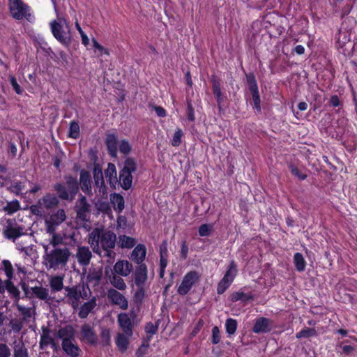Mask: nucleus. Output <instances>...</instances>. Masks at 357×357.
I'll return each mask as SVG.
<instances>
[{"label":"nucleus","mask_w":357,"mask_h":357,"mask_svg":"<svg viewBox=\"0 0 357 357\" xmlns=\"http://www.w3.org/2000/svg\"><path fill=\"white\" fill-rule=\"evenodd\" d=\"M89 204L85 197H82L79 200L77 209V218L82 221H88L89 216Z\"/></svg>","instance_id":"obj_15"},{"label":"nucleus","mask_w":357,"mask_h":357,"mask_svg":"<svg viewBox=\"0 0 357 357\" xmlns=\"http://www.w3.org/2000/svg\"><path fill=\"white\" fill-rule=\"evenodd\" d=\"M133 269L132 265L127 260H119L113 267L114 273L120 276H128Z\"/></svg>","instance_id":"obj_14"},{"label":"nucleus","mask_w":357,"mask_h":357,"mask_svg":"<svg viewBox=\"0 0 357 357\" xmlns=\"http://www.w3.org/2000/svg\"><path fill=\"white\" fill-rule=\"evenodd\" d=\"M294 262L298 271H303L305 268L306 262L301 253H296L294 256Z\"/></svg>","instance_id":"obj_35"},{"label":"nucleus","mask_w":357,"mask_h":357,"mask_svg":"<svg viewBox=\"0 0 357 357\" xmlns=\"http://www.w3.org/2000/svg\"><path fill=\"white\" fill-rule=\"evenodd\" d=\"M110 282L119 290H124L126 288V284L124 280L119 275H114L111 277Z\"/></svg>","instance_id":"obj_36"},{"label":"nucleus","mask_w":357,"mask_h":357,"mask_svg":"<svg viewBox=\"0 0 357 357\" xmlns=\"http://www.w3.org/2000/svg\"><path fill=\"white\" fill-rule=\"evenodd\" d=\"M79 126L76 122H71L69 129V136L72 138L76 139L79 136Z\"/></svg>","instance_id":"obj_44"},{"label":"nucleus","mask_w":357,"mask_h":357,"mask_svg":"<svg viewBox=\"0 0 357 357\" xmlns=\"http://www.w3.org/2000/svg\"><path fill=\"white\" fill-rule=\"evenodd\" d=\"M291 172L293 175L298 177L301 180H304L306 178V175L301 172V171L296 167H292Z\"/></svg>","instance_id":"obj_60"},{"label":"nucleus","mask_w":357,"mask_h":357,"mask_svg":"<svg viewBox=\"0 0 357 357\" xmlns=\"http://www.w3.org/2000/svg\"><path fill=\"white\" fill-rule=\"evenodd\" d=\"M10 84L13 88V89L15 91V92L17 94H22V89H21L20 86L17 84L16 79L15 77H11L10 79Z\"/></svg>","instance_id":"obj_59"},{"label":"nucleus","mask_w":357,"mask_h":357,"mask_svg":"<svg viewBox=\"0 0 357 357\" xmlns=\"http://www.w3.org/2000/svg\"><path fill=\"white\" fill-rule=\"evenodd\" d=\"M136 171V163L132 158H128L125 161L124 167L119 176V181L121 187L125 190L131 188L132 183V174Z\"/></svg>","instance_id":"obj_7"},{"label":"nucleus","mask_w":357,"mask_h":357,"mask_svg":"<svg viewBox=\"0 0 357 357\" xmlns=\"http://www.w3.org/2000/svg\"><path fill=\"white\" fill-rule=\"evenodd\" d=\"M105 175L109 185L112 187H115L117 183V174L116 167L114 164H108L107 168L105 172Z\"/></svg>","instance_id":"obj_23"},{"label":"nucleus","mask_w":357,"mask_h":357,"mask_svg":"<svg viewBox=\"0 0 357 357\" xmlns=\"http://www.w3.org/2000/svg\"><path fill=\"white\" fill-rule=\"evenodd\" d=\"M106 145L109 154L116 157L118 150L117 137L114 134H108L106 137Z\"/></svg>","instance_id":"obj_22"},{"label":"nucleus","mask_w":357,"mask_h":357,"mask_svg":"<svg viewBox=\"0 0 357 357\" xmlns=\"http://www.w3.org/2000/svg\"><path fill=\"white\" fill-rule=\"evenodd\" d=\"M10 350L6 344H0V357H10Z\"/></svg>","instance_id":"obj_55"},{"label":"nucleus","mask_w":357,"mask_h":357,"mask_svg":"<svg viewBox=\"0 0 357 357\" xmlns=\"http://www.w3.org/2000/svg\"><path fill=\"white\" fill-rule=\"evenodd\" d=\"M20 205L18 201L15 200L7 203L4 209L8 214H13L20 209Z\"/></svg>","instance_id":"obj_41"},{"label":"nucleus","mask_w":357,"mask_h":357,"mask_svg":"<svg viewBox=\"0 0 357 357\" xmlns=\"http://www.w3.org/2000/svg\"><path fill=\"white\" fill-rule=\"evenodd\" d=\"M188 245L187 243L183 241L181 243V256L183 259H185L188 257Z\"/></svg>","instance_id":"obj_58"},{"label":"nucleus","mask_w":357,"mask_h":357,"mask_svg":"<svg viewBox=\"0 0 357 357\" xmlns=\"http://www.w3.org/2000/svg\"><path fill=\"white\" fill-rule=\"evenodd\" d=\"M50 286L54 291H61L63 287V278L59 275L52 277L50 280Z\"/></svg>","instance_id":"obj_27"},{"label":"nucleus","mask_w":357,"mask_h":357,"mask_svg":"<svg viewBox=\"0 0 357 357\" xmlns=\"http://www.w3.org/2000/svg\"><path fill=\"white\" fill-rule=\"evenodd\" d=\"M135 238L127 236L126 235L120 236L119 239V245L122 248H131L135 245Z\"/></svg>","instance_id":"obj_31"},{"label":"nucleus","mask_w":357,"mask_h":357,"mask_svg":"<svg viewBox=\"0 0 357 357\" xmlns=\"http://www.w3.org/2000/svg\"><path fill=\"white\" fill-rule=\"evenodd\" d=\"M76 257L78 262L81 265H88L91 258V252L89 248L79 247L76 254Z\"/></svg>","instance_id":"obj_21"},{"label":"nucleus","mask_w":357,"mask_h":357,"mask_svg":"<svg viewBox=\"0 0 357 357\" xmlns=\"http://www.w3.org/2000/svg\"><path fill=\"white\" fill-rule=\"evenodd\" d=\"M146 248L144 245L138 244L132 250L130 259L135 263L140 264L146 257Z\"/></svg>","instance_id":"obj_17"},{"label":"nucleus","mask_w":357,"mask_h":357,"mask_svg":"<svg viewBox=\"0 0 357 357\" xmlns=\"http://www.w3.org/2000/svg\"><path fill=\"white\" fill-rule=\"evenodd\" d=\"M231 282H229L227 280H225V279L222 278L218 283V287H217V292L218 294H223L231 285Z\"/></svg>","instance_id":"obj_46"},{"label":"nucleus","mask_w":357,"mask_h":357,"mask_svg":"<svg viewBox=\"0 0 357 357\" xmlns=\"http://www.w3.org/2000/svg\"><path fill=\"white\" fill-rule=\"evenodd\" d=\"M66 218V211L59 209L50 217L45 218L46 230L48 234H53L56 227L61 225Z\"/></svg>","instance_id":"obj_8"},{"label":"nucleus","mask_w":357,"mask_h":357,"mask_svg":"<svg viewBox=\"0 0 357 357\" xmlns=\"http://www.w3.org/2000/svg\"><path fill=\"white\" fill-rule=\"evenodd\" d=\"M50 234L52 235V237L50 240V243L47 244V245L43 244V245H50V248H59L57 246L62 243L63 238L61 237V235L55 234L54 231L53 232V234Z\"/></svg>","instance_id":"obj_38"},{"label":"nucleus","mask_w":357,"mask_h":357,"mask_svg":"<svg viewBox=\"0 0 357 357\" xmlns=\"http://www.w3.org/2000/svg\"><path fill=\"white\" fill-rule=\"evenodd\" d=\"M96 306V299L95 298H93L88 302L84 303L80 307L79 317L82 319L86 318Z\"/></svg>","instance_id":"obj_24"},{"label":"nucleus","mask_w":357,"mask_h":357,"mask_svg":"<svg viewBox=\"0 0 357 357\" xmlns=\"http://www.w3.org/2000/svg\"><path fill=\"white\" fill-rule=\"evenodd\" d=\"M225 328L229 335H234L237 328V321L231 318L227 319L225 323Z\"/></svg>","instance_id":"obj_40"},{"label":"nucleus","mask_w":357,"mask_h":357,"mask_svg":"<svg viewBox=\"0 0 357 357\" xmlns=\"http://www.w3.org/2000/svg\"><path fill=\"white\" fill-rule=\"evenodd\" d=\"M80 185L82 190L86 194L91 193V175L90 174L82 169L80 172Z\"/></svg>","instance_id":"obj_20"},{"label":"nucleus","mask_w":357,"mask_h":357,"mask_svg":"<svg viewBox=\"0 0 357 357\" xmlns=\"http://www.w3.org/2000/svg\"><path fill=\"white\" fill-rule=\"evenodd\" d=\"M146 331L148 333L154 334L157 331V327L155 326L153 324L149 323L146 326Z\"/></svg>","instance_id":"obj_62"},{"label":"nucleus","mask_w":357,"mask_h":357,"mask_svg":"<svg viewBox=\"0 0 357 357\" xmlns=\"http://www.w3.org/2000/svg\"><path fill=\"white\" fill-rule=\"evenodd\" d=\"M148 279L147 268L144 264H140L137 267L134 273V282L139 289L138 293L143 294L144 288L146 285Z\"/></svg>","instance_id":"obj_10"},{"label":"nucleus","mask_w":357,"mask_h":357,"mask_svg":"<svg viewBox=\"0 0 357 357\" xmlns=\"http://www.w3.org/2000/svg\"><path fill=\"white\" fill-rule=\"evenodd\" d=\"M271 328L270 320L264 317H261L256 320L252 331L255 333H267L270 331Z\"/></svg>","instance_id":"obj_19"},{"label":"nucleus","mask_w":357,"mask_h":357,"mask_svg":"<svg viewBox=\"0 0 357 357\" xmlns=\"http://www.w3.org/2000/svg\"><path fill=\"white\" fill-rule=\"evenodd\" d=\"M110 202L114 209L118 213H121L124 208V199L119 194L114 193L110 195Z\"/></svg>","instance_id":"obj_26"},{"label":"nucleus","mask_w":357,"mask_h":357,"mask_svg":"<svg viewBox=\"0 0 357 357\" xmlns=\"http://www.w3.org/2000/svg\"><path fill=\"white\" fill-rule=\"evenodd\" d=\"M65 180L66 185L57 183L54 185V189L60 199L73 201L79 190L77 178L72 176H66Z\"/></svg>","instance_id":"obj_3"},{"label":"nucleus","mask_w":357,"mask_h":357,"mask_svg":"<svg viewBox=\"0 0 357 357\" xmlns=\"http://www.w3.org/2000/svg\"><path fill=\"white\" fill-rule=\"evenodd\" d=\"M54 339L51 335L50 331L45 329L43 331V334L40 337V344L42 349L45 347L53 343Z\"/></svg>","instance_id":"obj_33"},{"label":"nucleus","mask_w":357,"mask_h":357,"mask_svg":"<svg viewBox=\"0 0 357 357\" xmlns=\"http://www.w3.org/2000/svg\"><path fill=\"white\" fill-rule=\"evenodd\" d=\"M212 342L213 344H218L220 341V330L217 326H215L212 329Z\"/></svg>","instance_id":"obj_56"},{"label":"nucleus","mask_w":357,"mask_h":357,"mask_svg":"<svg viewBox=\"0 0 357 357\" xmlns=\"http://www.w3.org/2000/svg\"><path fill=\"white\" fill-rule=\"evenodd\" d=\"M80 340L90 344H97V336L89 324H84L81 328Z\"/></svg>","instance_id":"obj_11"},{"label":"nucleus","mask_w":357,"mask_h":357,"mask_svg":"<svg viewBox=\"0 0 357 357\" xmlns=\"http://www.w3.org/2000/svg\"><path fill=\"white\" fill-rule=\"evenodd\" d=\"M110 342V332L108 329H102L100 334V343L102 345H108Z\"/></svg>","instance_id":"obj_47"},{"label":"nucleus","mask_w":357,"mask_h":357,"mask_svg":"<svg viewBox=\"0 0 357 357\" xmlns=\"http://www.w3.org/2000/svg\"><path fill=\"white\" fill-rule=\"evenodd\" d=\"M66 298L67 302L74 309H77L81 300L86 299L88 297L86 289L84 285L78 284L73 287H65Z\"/></svg>","instance_id":"obj_5"},{"label":"nucleus","mask_w":357,"mask_h":357,"mask_svg":"<svg viewBox=\"0 0 357 357\" xmlns=\"http://www.w3.org/2000/svg\"><path fill=\"white\" fill-rule=\"evenodd\" d=\"M10 327L14 332H20L23 326V321L13 319L10 322Z\"/></svg>","instance_id":"obj_50"},{"label":"nucleus","mask_w":357,"mask_h":357,"mask_svg":"<svg viewBox=\"0 0 357 357\" xmlns=\"http://www.w3.org/2000/svg\"><path fill=\"white\" fill-rule=\"evenodd\" d=\"M3 270L5 271L6 277H7V285L8 286L11 284V280L13 278V267H12L10 262L7 260H4L3 261Z\"/></svg>","instance_id":"obj_37"},{"label":"nucleus","mask_w":357,"mask_h":357,"mask_svg":"<svg viewBox=\"0 0 357 357\" xmlns=\"http://www.w3.org/2000/svg\"><path fill=\"white\" fill-rule=\"evenodd\" d=\"M252 297L250 295H248L243 291L234 292L231 296V301L232 302H236L238 301H247L251 300Z\"/></svg>","instance_id":"obj_39"},{"label":"nucleus","mask_w":357,"mask_h":357,"mask_svg":"<svg viewBox=\"0 0 357 357\" xmlns=\"http://www.w3.org/2000/svg\"><path fill=\"white\" fill-rule=\"evenodd\" d=\"M116 241V236L114 232L100 228L94 229L89 236V243L97 253L100 252V248L105 251L112 250Z\"/></svg>","instance_id":"obj_2"},{"label":"nucleus","mask_w":357,"mask_h":357,"mask_svg":"<svg viewBox=\"0 0 357 357\" xmlns=\"http://www.w3.org/2000/svg\"><path fill=\"white\" fill-rule=\"evenodd\" d=\"M54 37L61 44L68 45L70 41L71 33L68 22L63 17H59L50 23Z\"/></svg>","instance_id":"obj_4"},{"label":"nucleus","mask_w":357,"mask_h":357,"mask_svg":"<svg viewBox=\"0 0 357 357\" xmlns=\"http://www.w3.org/2000/svg\"><path fill=\"white\" fill-rule=\"evenodd\" d=\"M93 177L96 187L98 188V195L105 197L107 195V187L105 185L102 170L97 166L93 169Z\"/></svg>","instance_id":"obj_13"},{"label":"nucleus","mask_w":357,"mask_h":357,"mask_svg":"<svg viewBox=\"0 0 357 357\" xmlns=\"http://www.w3.org/2000/svg\"><path fill=\"white\" fill-rule=\"evenodd\" d=\"M160 264V275L161 278H163V276L165 275V270L167 265V257H166L162 254L161 255Z\"/></svg>","instance_id":"obj_53"},{"label":"nucleus","mask_w":357,"mask_h":357,"mask_svg":"<svg viewBox=\"0 0 357 357\" xmlns=\"http://www.w3.org/2000/svg\"><path fill=\"white\" fill-rule=\"evenodd\" d=\"M75 335V330L71 326H67L59 329L58 335L63 340H72Z\"/></svg>","instance_id":"obj_28"},{"label":"nucleus","mask_w":357,"mask_h":357,"mask_svg":"<svg viewBox=\"0 0 357 357\" xmlns=\"http://www.w3.org/2000/svg\"><path fill=\"white\" fill-rule=\"evenodd\" d=\"M187 118L191 121L195 120L194 109L189 102L188 103Z\"/></svg>","instance_id":"obj_61"},{"label":"nucleus","mask_w":357,"mask_h":357,"mask_svg":"<svg viewBox=\"0 0 357 357\" xmlns=\"http://www.w3.org/2000/svg\"><path fill=\"white\" fill-rule=\"evenodd\" d=\"M128 336H127L126 334H121L119 333L117 335L116 339V344L118 347V349L124 352L128 349Z\"/></svg>","instance_id":"obj_29"},{"label":"nucleus","mask_w":357,"mask_h":357,"mask_svg":"<svg viewBox=\"0 0 357 357\" xmlns=\"http://www.w3.org/2000/svg\"><path fill=\"white\" fill-rule=\"evenodd\" d=\"M200 275L197 271H190L183 278L178 288V293L184 296L187 294L192 286L199 280Z\"/></svg>","instance_id":"obj_9"},{"label":"nucleus","mask_w":357,"mask_h":357,"mask_svg":"<svg viewBox=\"0 0 357 357\" xmlns=\"http://www.w3.org/2000/svg\"><path fill=\"white\" fill-rule=\"evenodd\" d=\"M252 100H253V105H254L255 109H256L258 112H260L261 111V105H260L261 100H260L259 93L252 94Z\"/></svg>","instance_id":"obj_57"},{"label":"nucleus","mask_w":357,"mask_h":357,"mask_svg":"<svg viewBox=\"0 0 357 357\" xmlns=\"http://www.w3.org/2000/svg\"><path fill=\"white\" fill-rule=\"evenodd\" d=\"M59 203L58 197L48 193L45 195L38 201V204L46 209H50L56 207Z\"/></svg>","instance_id":"obj_18"},{"label":"nucleus","mask_w":357,"mask_h":357,"mask_svg":"<svg viewBox=\"0 0 357 357\" xmlns=\"http://www.w3.org/2000/svg\"><path fill=\"white\" fill-rule=\"evenodd\" d=\"M237 273V266L234 261H231L229 266V268L225 274L223 278L225 280L232 283Z\"/></svg>","instance_id":"obj_30"},{"label":"nucleus","mask_w":357,"mask_h":357,"mask_svg":"<svg viewBox=\"0 0 357 357\" xmlns=\"http://www.w3.org/2000/svg\"><path fill=\"white\" fill-rule=\"evenodd\" d=\"M118 322L124 333L130 337L132 335L131 320L126 313H121L118 316Z\"/></svg>","instance_id":"obj_16"},{"label":"nucleus","mask_w":357,"mask_h":357,"mask_svg":"<svg viewBox=\"0 0 357 357\" xmlns=\"http://www.w3.org/2000/svg\"><path fill=\"white\" fill-rule=\"evenodd\" d=\"M23 229L21 227H8L5 231V235L8 238H16L24 234Z\"/></svg>","instance_id":"obj_34"},{"label":"nucleus","mask_w":357,"mask_h":357,"mask_svg":"<svg viewBox=\"0 0 357 357\" xmlns=\"http://www.w3.org/2000/svg\"><path fill=\"white\" fill-rule=\"evenodd\" d=\"M43 208V206L39 204L38 205H32L31 206V211L34 215L42 216L44 214V210Z\"/></svg>","instance_id":"obj_54"},{"label":"nucleus","mask_w":357,"mask_h":357,"mask_svg":"<svg viewBox=\"0 0 357 357\" xmlns=\"http://www.w3.org/2000/svg\"><path fill=\"white\" fill-rule=\"evenodd\" d=\"M62 347L66 354L73 357L79 355V349L73 343L72 340H66L62 342Z\"/></svg>","instance_id":"obj_25"},{"label":"nucleus","mask_w":357,"mask_h":357,"mask_svg":"<svg viewBox=\"0 0 357 357\" xmlns=\"http://www.w3.org/2000/svg\"><path fill=\"white\" fill-rule=\"evenodd\" d=\"M119 151L123 154H128L131 151V146L128 141L127 140H121L119 143Z\"/></svg>","instance_id":"obj_45"},{"label":"nucleus","mask_w":357,"mask_h":357,"mask_svg":"<svg viewBox=\"0 0 357 357\" xmlns=\"http://www.w3.org/2000/svg\"><path fill=\"white\" fill-rule=\"evenodd\" d=\"M126 224V219L124 216L121 215L117 218V227L124 228Z\"/></svg>","instance_id":"obj_63"},{"label":"nucleus","mask_w":357,"mask_h":357,"mask_svg":"<svg viewBox=\"0 0 357 357\" xmlns=\"http://www.w3.org/2000/svg\"><path fill=\"white\" fill-rule=\"evenodd\" d=\"M32 293L40 300H45L49 298V290L42 286L33 287Z\"/></svg>","instance_id":"obj_32"},{"label":"nucleus","mask_w":357,"mask_h":357,"mask_svg":"<svg viewBox=\"0 0 357 357\" xmlns=\"http://www.w3.org/2000/svg\"><path fill=\"white\" fill-rule=\"evenodd\" d=\"M15 357H26L27 351L23 345L16 346L15 348Z\"/></svg>","instance_id":"obj_51"},{"label":"nucleus","mask_w":357,"mask_h":357,"mask_svg":"<svg viewBox=\"0 0 357 357\" xmlns=\"http://www.w3.org/2000/svg\"><path fill=\"white\" fill-rule=\"evenodd\" d=\"M213 225L209 224H203L199 227V235L200 236H208L213 231Z\"/></svg>","instance_id":"obj_42"},{"label":"nucleus","mask_w":357,"mask_h":357,"mask_svg":"<svg viewBox=\"0 0 357 357\" xmlns=\"http://www.w3.org/2000/svg\"><path fill=\"white\" fill-rule=\"evenodd\" d=\"M248 82L249 84V89L251 91L252 94L258 93V87L257 82L254 77H248Z\"/></svg>","instance_id":"obj_52"},{"label":"nucleus","mask_w":357,"mask_h":357,"mask_svg":"<svg viewBox=\"0 0 357 357\" xmlns=\"http://www.w3.org/2000/svg\"><path fill=\"white\" fill-rule=\"evenodd\" d=\"M45 254L43 264L47 269L58 270L64 268L70 256L69 250L63 248H52L50 245H43Z\"/></svg>","instance_id":"obj_1"},{"label":"nucleus","mask_w":357,"mask_h":357,"mask_svg":"<svg viewBox=\"0 0 357 357\" xmlns=\"http://www.w3.org/2000/svg\"><path fill=\"white\" fill-rule=\"evenodd\" d=\"M108 298L111 302L116 305H119L122 310H126L128 306V301L125 296L114 289L108 290Z\"/></svg>","instance_id":"obj_12"},{"label":"nucleus","mask_w":357,"mask_h":357,"mask_svg":"<svg viewBox=\"0 0 357 357\" xmlns=\"http://www.w3.org/2000/svg\"><path fill=\"white\" fill-rule=\"evenodd\" d=\"M183 135V131L181 129H178L173 136V139L172 141V146H178L181 143V138Z\"/></svg>","instance_id":"obj_49"},{"label":"nucleus","mask_w":357,"mask_h":357,"mask_svg":"<svg viewBox=\"0 0 357 357\" xmlns=\"http://www.w3.org/2000/svg\"><path fill=\"white\" fill-rule=\"evenodd\" d=\"M213 91L214 96H215L218 104H220L223 100V98H222V94L221 92V89H220V87L218 83H217L215 82H213Z\"/></svg>","instance_id":"obj_48"},{"label":"nucleus","mask_w":357,"mask_h":357,"mask_svg":"<svg viewBox=\"0 0 357 357\" xmlns=\"http://www.w3.org/2000/svg\"><path fill=\"white\" fill-rule=\"evenodd\" d=\"M315 333L316 332L314 329L306 328L301 331L299 333H296V337L298 339H301L303 337H309L314 335Z\"/></svg>","instance_id":"obj_43"},{"label":"nucleus","mask_w":357,"mask_h":357,"mask_svg":"<svg viewBox=\"0 0 357 357\" xmlns=\"http://www.w3.org/2000/svg\"><path fill=\"white\" fill-rule=\"evenodd\" d=\"M154 109L157 115L160 117H165L167 115L166 111L162 107H155Z\"/></svg>","instance_id":"obj_64"},{"label":"nucleus","mask_w":357,"mask_h":357,"mask_svg":"<svg viewBox=\"0 0 357 357\" xmlns=\"http://www.w3.org/2000/svg\"><path fill=\"white\" fill-rule=\"evenodd\" d=\"M9 10L12 17L16 20L26 19L31 21L33 17L29 13V7L22 0H8Z\"/></svg>","instance_id":"obj_6"}]
</instances>
